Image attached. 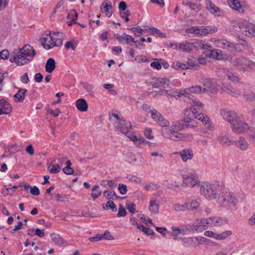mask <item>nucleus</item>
Returning a JSON list of instances; mask_svg holds the SVG:
<instances>
[{"label":"nucleus","mask_w":255,"mask_h":255,"mask_svg":"<svg viewBox=\"0 0 255 255\" xmlns=\"http://www.w3.org/2000/svg\"><path fill=\"white\" fill-rule=\"evenodd\" d=\"M210 218L197 219L195 224H193V230L196 232H201L206 229V227L210 226Z\"/></svg>","instance_id":"14"},{"label":"nucleus","mask_w":255,"mask_h":255,"mask_svg":"<svg viewBox=\"0 0 255 255\" xmlns=\"http://www.w3.org/2000/svg\"><path fill=\"white\" fill-rule=\"evenodd\" d=\"M118 190L121 194H126L127 192V186L125 184H119L118 186Z\"/></svg>","instance_id":"59"},{"label":"nucleus","mask_w":255,"mask_h":255,"mask_svg":"<svg viewBox=\"0 0 255 255\" xmlns=\"http://www.w3.org/2000/svg\"><path fill=\"white\" fill-rule=\"evenodd\" d=\"M188 203H189V209H196L199 206V203L197 200L190 199Z\"/></svg>","instance_id":"50"},{"label":"nucleus","mask_w":255,"mask_h":255,"mask_svg":"<svg viewBox=\"0 0 255 255\" xmlns=\"http://www.w3.org/2000/svg\"><path fill=\"white\" fill-rule=\"evenodd\" d=\"M231 127L233 131L235 133L245 132L249 129V126L243 120L241 116H239L231 125Z\"/></svg>","instance_id":"8"},{"label":"nucleus","mask_w":255,"mask_h":255,"mask_svg":"<svg viewBox=\"0 0 255 255\" xmlns=\"http://www.w3.org/2000/svg\"><path fill=\"white\" fill-rule=\"evenodd\" d=\"M210 226H220L227 223V220L219 217H210Z\"/></svg>","instance_id":"22"},{"label":"nucleus","mask_w":255,"mask_h":255,"mask_svg":"<svg viewBox=\"0 0 255 255\" xmlns=\"http://www.w3.org/2000/svg\"><path fill=\"white\" fill-rule=\"evenodd\" d=\"M151 133L152 130L149 128H146L144 131V135L149 139H152L153 138L154 136L151 134Z\"/></svg>","instance_id":"60"},{"label":"nucleus","mask_w":255,"mask_h":255,"mask_svg":"<svg viewBox=\"0 0 255 255\" xmlns=\"http://www.w3.org/2000/svg\"><path fill=\"white\" fill-rule=\"evenodd\" d=\"M241 20L242 24L239 25L241 31L238 32L245 36L255 37V25L247 20Z\"/></svg>","instance_id":"9"},{"label":"nucleus","mask_w":255,"mask_h":255,"mask_svg":"<svg viewBox=\"0 0 255 255\" xmlns=\"http://www.w3.org/2000/svg\"><path fill=\"white\" fill-rule=\"evenodd\" d=\"M84 89L88 92V93H93L94 92V86L88 83H84L83 84Z\"/></svg>","instance_id":"53"},{"label":"nucleus","mask_w":255,"mask_h":255,"mask_svg":"<svg viewBox=\"0 0 255 255\" xmlns=\"http://www.w3.org/2000/svg\"><path fill=\"white\" fill-rule=\"evenodd\" d=\"M131 31H132L135 36H139L142 34L143 31L145 30L142 29L140 26H137L136 27H132L130 28H128Z\"/></svg>","instance_id":"43"},{"label":"nucleus","mask_w":255,"mask_h":255,"mask_svg":"<svg viewBox=\"0 0 255 255\" xmlns=\"http://www.w3.org/2000/svg\"><path fill=\"white\" fill-rule=\"evenodd\" d=\"M99 188L100 187L98 185H95L93 186L91 196L93 200L98 198L101 195L102 191Z\"/></svg>","instance_id":"33"},{"label":"nucleus","mask_w":255,"mask_h":255,"mask_svg":"<svg viewBox=\"0 0 255 255\" xmlns=\"http://www.w3.org/2000/svg\"><path fill=\"white\" fill-rule=\"evenodd\" d=\"M130 45L132 46H134L136 48L138 49H142L145 47V44L139 42V40L135 41L133 43H130Z\"/></svg>","instance_id":"55"},{"label":"nucleus","mask_w":255,"mask_h":255,"mask_svg":"<svg viewBox=\"0 0 255 255\" xmlns=\"http://www.w3.org/2000/svg\"><path fill=\"white\" fill-rule=\"evenodd\" d=\"M149 210L152 213L156 214L158 212L159 205L155 200H151L149 203Z\"/></svg>","instance_id":"39"},{"label":"nucleus","mask_w":255,"mask_h":255,"mask_svg":"<svg viewBox=\"0 0 255 255\" xmlns=\"http://www.w3.org/2000/svg\"><path fill=\"white\" fill-rule=\"evenodd\" d=\"M234 67L241 71H249L255 68V62L247 58L239 57L233 60Z\"/></svg>","instance_id":"4"},{"label":"nucleus","mask_w":255,"mask_h":255,"mask_svg":"<svg viewBox=\"0 0 255 255\" xmlns=\"http://www.w3.org/2000/svg\"><path fill=\"white\" fill-rule=\"evenodd\" d=\"M220 114L223 118L230 123L231 125L239 116L234 111H228L226 109L221 110Z\"/></svg>","instance_id":"15"},{"label":"nucleus","mask_w":255,"mask_h":255,"mask_svg":"<svg viewBox=\"0 0 255 255\" xmlns=\"http://www.w3.org/2000/svg\"><path fill=\"white\" fill-rule=\"evenodd\" d=\"M36 55V52L29 44L24 45L17 51V65L21 66L29 63Z\"/></svg>","instance_id":"2"},{"label":"nucleus","mask_w":255,"mask_h":255,"mask_svg":"<svg viewBox=\"0 0 255 255\" xmlns=\"http://www.w3.org/2000/svg\"><path fill=\"white\" fill-rule=\"evenodd\" d=\"M155 122L159 125L160 126L162 127H165V128H162V132L163 133V130L164 129H167L166 127L169 126V123L168 121H167L162 116V115H159L158 119L155 120Z\"/></svg>","instance_id":"28"},{"label":"nucleus","mask_w":255,"mask_h":255,"mask_svg":"<svg viewBox=\"0 0 255 255\" xmlns=\"http://www.w3.org/2000/svg\"><path fill=\"white\" fill-rule=\"evenodd\" d=\"M155 60L156 61L151 62L150 63V66L157 70H160L161 69V64L159 62L158 59H155Z\"/></svg>","instance_id":"58"},{"label":"nucleus","mask_w":255,"mask_h":255,"mask_svg":"<svg viewBox=\"0 0 255 255\" xmlns=\"http://www.w3.org/2000/svg\"><path fill=\"white\" fill-rule=\"evenodd\" d=\"M30 193L34 196H38L40 194L39 190L36 186L30 188Z\"/></svg>","instance_id":"63"},{"label":"nucleus","mask_w":255,"mask_h":255,"mask_svg":"<svg viewBox=\"0 0 255 255\" xmlns=\"http://www.w3.org/2000/svg\"><path fill=\"white\" fill-rule=\"evenodd\" d=\"M218 28L215 26H192L186 29V32L190 33H194L197 36H205L210 33L217 32Z\"/></svg>","instance_id":"6"},{"label":"nucleus","mask_w":255,"mask_h":255,"mask_svg":"<svg viewBox=\"0 0 255 255\" xmlns=\"http://www.w3.org/2000/svg\"><path fill=\"white\" fill-rule=\"evenodd\" d=\"M218 45L223 48H226L230 46V43L225 40L222 39L218 41Z\"/></svg>","instance_id":"62"},{"label":"nucleus","mask_w":255,"mask_h":255,"mask_svg":"<svg viewBox=\"0 0 255 255\" xmlns=\"http://www.w3.org/2000/svg\"><path fill=\"white\" fill-rule=\"evenodd\" d=\"M206 8L210 13L215 15H220L221 10L211 0H207Z\"/></svg>","instance_id":"19"},{"label":"nucleus","mask_w":255,"mask_h":255,"mask_svg":"<svg viewBox=\"0 0 255 255\" xmlns=\"http://www.w3.org/2000/svg\"><path fill=\"white\" fill-rule=\"evenodd\" d=\"M218 202L221 205L230 210H236L238 199L234 194L230 191L222 192L219 194Z\"/></svg>","instance_id":"1"},{"label":"nucleus","mask_w":255,"mask_h":255,"mask_svg":"<svg viewBox=\"0 0 255 255\" xmlns=\"http://www.w3.org/2000/svg\"><path fill=\"white\" fill-rule=\"evenodd\" d=\"M105 3V5L104 6V8L105 9L106 14L107 17H110L113 13L112 11V3L110 1L108 0H105L104 2L102 3L103 5Z\"/></svg>","instance_id":"31"},{"label":"nucleus","mask_w":255,"mask_h":255,"mask_svg":"<svg viewBox=\"0 0 255 255\" xmlns=\"http://www.w3.org/2000/svg\"><path fill=\"white\" fill-rule=\"evenodd\" d=\"M183 246L185 247H191L193 245V240L192 238H184L182 240Z\"/></svg>","instance_id":"47"},{"label":"nucleus","mask_w":255,"mask_h":255,"mask_svg":"<svg viewBox=\"0 0 255 255\" xmlns=\"http://www.w3.org/2000/svg\"><path fill=\"white\" fill-rule=\"evenodd\" d=\"M12 108L10 104L4 99H0V115L9 114Z\"/></svg>","instance_id":"17"},{"label":"nucleus","mask_w":255,"mask_h":255,"mask_svg":"<svg viewBox=\"0 0 255 255\" xmlns=\"http://www.w3.org/2000/svg\"><path fill=\"white\" fill-rule=\"evenodd\" d=\"M50 167L51 166L48 167V170L52 174L57 173L61 170V167L58 164H53L52 167L51 168Z\"/></svg>","instance_id":"46"},{"label":"nucleus","mask_w":255,"mask_h":255,"mask_svg":"<svg viewBox=\"0 0 255 255\" xmlns=\"http://www.w3.org/2000/svg\"><path fill=\"white\" fill-rule=\"evenodd\" d=\"M150 113H151V116L152 118L155 121V120H157L159 116L161 115L160 113L158 112L156 110L153 108L152 110H150Z\"/></svg>","instance_id":"61"},{"label":"nucleus","mask_w":255,"mask_h":255,"mask_svg":"<svg viewBox=\"0 0 255 255\" xmlns=\"http://www.w3.org/2000/svg\"><path fill=\"white\" fill-rule=\"evenodd\" d=\"M185 116L183 121L186 128H193L197 127L198 122L195 120V113L192 108L185 111Z\"/></svg>","instance_id":"10"},{"label":"nucleus","mask_w":255,"mask_h":255,"mask_svg":"<svg viewBox=\"0 0 255 255\" xmlns=\"http://www.w3.org/2000/svg\"><path fill=\"white\" fill-rule=\"evenodd\" d=\"M77 108L81 112H86L88 108V105L86 101L84 99H79L76 103Z\"/></svg>","instance_id":"25"},{"label":"nucleus","mask_w":255,"mask_h":255,"mask_svg":"<svg viewBox=\"0 0 255 255\" xmlns=\"http://www.w3.org/2000/svg\"><path fill=\"white\" fill-rule=\"evenodd\" d=\"M186 90L190 91V93L197 94L201 93V91H203V89H202L200 86L195 85L187 88Z\"/></svg>","instance_id":"45"},{"label":"nucleus","mask_w":255,"mask_h":255,"mask_svg":"<svg viewBox=\"0 0 255 255\" xmlns=\"http://www.w3.org/2000/svg\"><path fill=\"white\" fill-rule=\"evenodd\" d=\"M183 182L190 187H194L199 183V180L197 174L195 172L188 173L187 175H182Z\"/></svg>","instance_id":"11"},{"label":"nucleus","mask_w":255,"mask_h":255,"mask_svg":"<svg viewBox=\"0 0 255 255\" xmlns=\"http://www.w3.org/2000/svg\"><path fill=\"white\" fill-rule=\"evenodd\" d=\"M27 90L25 89H19L18 92L13 96L14 100L15 102H22L25 98V96Z\"/></svg>","instance_id":"23"},{"label":"nucleus","mask_w":255,"mask_h":255,"mask_svg":"<svg viewBox=\"0 0 255 255\" xmlns=\"http://www.w3.org/2000/svg\"><path fill=\"white\" fill-rule=\"evenodd\" d=\"M55 64V61L53 58H50L48 59L45 67L46 71L48 73L52 72L56 67Z\"/></svg>","instance_id":"27"},{"label":"nucleus","mask_w":255,"mask_h":255,"mask_svg":"<svg viewBox=\"0 0 255 255\" xmlns=\"http://www.w3.org/2000/svg\"><path fill=\"white\" fill-rule=\"evenodd\" d=\"M67 18L71 19V21L69 24V25H71L73 24L76 23V20L78 18V13L75 10L72 9L70 10L68 13Z\"/></svg>","instance_id":"37"},{"label":"nucleus","mask_w":255,"mask_h":255,"mask_svg":"<svg viewBox=\"0 0 255 255\" xmlns=\"http://www.w3.org/2000/svg\"><path fill=\"white\" fill-rule=\"evenodd\" d=\"M217 139L222 144L227 146L230 145L232 142V141L227 136L226 134L223 133L219 135L217 137Z\"/></svg>","instance_id":"32"},{"label":"nucleus","mask_w":255,"mask_h":255,"mask_svg":"<svg viewBox=\"0 0 255 255\" xmlns=\"http://www.w3.org/2000/svg\"><path fill=\"white\" fill-rule=\"evenodd\" d=\"M229 4L233 9L239 10L241 8V4L239 0H229Z\"/></svg>","instance_id":"42"},{"label":"nucleus","mask_w":255,"mask_h":255,"mask_svg":"<svg viewBox=\"0 0 255 255\" xmlns=\"http://www.w3.org/2000/svg\"><path fill=\"white\" fill-rule=\"evenodd\" d=\"M192 44V49H195L196 50H199L200 48L201 49H208L210 48V45L205 43L202 40L196 41L194 42L191 43Z\"/></svg>","instance_id":"26"},{"label":"nucleus","mask_w":255,"mask_h":255,"mask_svg":"<svg viewBox=\"0 0 255 255\" xmlns=\"http://www.w3.org/2000/svg\"><path fill=\"white\" fill-rule=\"evenodd\" d=\"M181 156L183 161L186 162L188 160H190L193 157V151L190 148H186L178 152Z\"/></svg>","instance_id":"20"},{"label":"nucleus","mask_w":255,"mask_h":255,"mask_svg":"<svg viewBox=\"0 0 255 255\" xmlns=\"http://www.w3.org/2000/svg\"><path fill=\"white\" fill-rule=\"evenodd\" d=\"M114 193L115 192L113 190H106L103 192V195L107 199L113 200L114 197Z\"/></svg>","instance_id":"48"},{"label":"nucleus","mask_w":255,"mask_h":255,"mask_svg":"<svg viewBox=\"0 0 255 255\" xmlns=\"http://www.w3.org/2000/svg\"><path fill=\"white\" fill-rule=\"evenodd\" d=\"M101 186L105 188L110 187L111 189L116 187L117 183L114 180H102L100 183Z\"/></svg>","instance_id":"29"},{"label":"nucleus","mask_w":255,"mask_h":255,"mask_svg":"<svg viewBox=\"0 0 255 255\" xmlns=\"http://www.w3.org/2000/svg\"><path fill=\"white\" fill-rule=\"evenodd\" d=\"M183 5L188 6L191 10L197 12H198L200 9L199 5L195 4L188 0H184L182 2Z\"/></svg>","instance_id":"30"},{"label":"nucleus","mask_w":255,"mask_h":255,"mask_svg":"<svg viewBox=\"0 0 255 255\" xmlns=\"http://www.w3.org/2000/svg\"><path fill=\"white\" fill-rule=\"evenodd\" d=\"M50 237L52 242L57 246H61L66 243L65 240L58 234L52 233Z\"/></svg>","instance_id":"24"},{"label":"nucleus","mask_w":255,"mask_h":255,"mask_svg":"<svg viewBox=\"0 0 255 255\" xmlns=\"http://www.w3.org/2000/svg\"><path fill=\"white\" fill-rule=\"evenodd\" d=\"M151 85L154 88L165 89L170 88L171 82L167 78H155L152 79Z\"/></svg>","instance_id":"13"},{"label":"nucleus","mask_w":255,"mask_h":255,"mask_svg":"<svg viewBox=\"0 0 255 255\" xmlns=\"http://www.w3.org/2000/svg\"><path fill=\"white\" fill-rule=\"evenodd\" d=\"M127 178L129 181L135 182L136 183H140L141 182V179L140 178L132 175H128Z\"/></svg>","instance_id":"54"},{"label":"nucleus","mask_w":255,"mask_h":255,"mask_svg":"<svg viewBox=\"0 0 255 255\" xmlns=\"http://www.w3.org/2000/svg\"><path fill=\"white\" fill-rule=\"evenodd\" d=\"M237 146L241 150H245L248 147L247 141L243 137H241L236 142Z\"/></svg>","instance_id":"36"},{"label":"nucleus","mask_w":255,"mask_h":255,"mask_svg":"<svg viewBox=\"0 0 255 255\" xmlns=\"http://www.w3.org/2000/svg\"><path fill=\"white\" fill-rule=\"evenodd\" d=\"M229 80H231L235 83L239 82L240 79L238 76L235 75L233 73L228 71L226 74Z\"/></svg>","instance_id":"44"},{"label":"nucleus","mask_w":255,"mask_h":255,"mask_svg":"<svg viewBox=\"0 0 255 255\" xmlns=\"http://www.w3.org/2000/svg\"><path fill=\"white\" fill-rule=\"evenodd\" d=\"M206 51L204 52L205 55L208 56L210 58H213L216 59H220L221 58L222 55L219 54L217 50L213 48L210 45V48L208 49H206Z\"/></svg>","instance_id":"21"},{"label":"nucleus","mask_w":255,"mask_h":255,"mask_svg":"<svg viewBox=\"0 0 255 255\" xmlns=\"http://www.w3.org/2000/svg\"><path fill=\"white\" fill-rule=\"evenodd\" d=\"M9 53L6 49H4L0 51V60L1 59L5 60L8 58Z\"/></svg>","instance_id":"57"},{"label":"nucleus","mask_w":255,"mask_h":255,"mask_svg":"<svg viewBox=\"0 0 255 255\" xmlns=\"http://www.w3.org/2000/svg\"><path fill=\"white\" fill-rule=\"evenodd\" d=\"M172 230L173 231H177L178 233L181 234L182 235L185 234H189L191 232L194 233L196 232V231H194L193 229V225H187L184 228H183L182 229H180L179 227L172 226Z\"/></svg>","instance_id":"18"},{"label":"nucleus","mask_w":255,"mask_h":255,"mask_svg":"<svg viewBox=\"0 0 255 255\" xmlns=\"http://www.w3.org/2000/svg\"><path fill=\"white\" fill-rule=\"evenodd\" d=\"M124 35H127L126 33H123L122 35H120L118 33L114 34V37L117 39L120 43L124 44V42L126 41V37L124 36Z\"/></svg>","instance_id":"49"},{"label":"nucleus","mask_w":255,"mask_h":255,"mask_svg":"<svg viewBox=\"0 0 255 255\" xmlns=\"http://www.w3.org/2000/svg\"><path fill=\"white\" fill-rule=\"evenodd\" d=\"M159 187V186L154 183H150L144 186V188L147 190L153 191L156 190Z\"/></svg>","instance_id":"51"},{"label":"nucleus","mask_w":255,"mask_h":255,"mask_svg":"<svg viewBox=\"0 0 255 255\" xmlns=\"http://www.w3.org/2000/svg\"><path fill=\"white\" fill-rule=\"evenodd\" d=\"M219 190L220 186L217 183H204L200 188L201 193L209 200L215 199Z\"/></svg>","instance_id":"3"},{"label":"nucleus","mask_w":255,"mask_h":255,"mask_svg":"<svg viewBox=\"0 0 255 255\" xmlns=\"http://www.w3.org/2000/svg\"><path fill=\"white\" fill-rule=\"evenodd\" d=\"M42 45L43 47L47 50L50 49L55 46L59 47L62 45L63 38H54L52 36V32H49L46 34L45 37L42 38L40 39Z\"/></svg>","instance_id":"5"},{"label":"nucleus","mask_w":255,"mask_h":255,"mask_svg":"<svg viewBox=\"0 0 255 255\" xmlns=\"http://www.w3.org/2000/svg\"><path fill=\"white\" fill-rule=\"evenodd\" d=\"M136 222V227L139 230L142 231L147 235H153L154 234V232L153 230L146 227L144 226L143 225L139 224L137 223V222Z\"/></svg>","instance_id":"34"},{"label":"nucleus","mask_w":255,"mask_h":255,"mask_svg":"<svg viewBox=\"0 0 255 255\" xmlns=\"http://www.w3.org/2000/svg\"><path fill=\"white\" fill-rule=\"evenodd\" d=\"M127 215V211L126 209L123 207L122 204H120L118 213L117 214L118 217H125Z\"/></svg>","instance_id":"56"},{"label":"nucleus","mask_w":255,"mask_h":255,"mask_svg":"<svg viewBox=\"0 0 255 255\" xmlns=\"http://www.w3.org/2000/svg\"><path fill=\"white\" fill-rule=\"evenodd\" d=\"M222 91L223 92L231 95L233 97H237L240 95L238 91L231 87H228L226 86L224 87L222 89Z\"/></svg>","instance_id":"35"},{"label":"nucleus","mask_w":255,"mask_h":255,"mask_svg":"<svg viewBox=\"0 0 255 255\" xmlns=\"http://www.w3.org/2000/svg\"><path fill=\"white\" fill-rule=\"evenodd\" d=\"M102 236L103 237V239L106 240H112L114 239V237L111 235L110 232L107 230L102 235Z\"/></svg>","instance_id":"64"},{"label":"nucleus","mask_w":255,"mask_h":255,"mask_svg":"<svg viewBox=\"0 0 255 255\" xmlns=\"http://www.w3.org/2000/svg\"><path fill=\"white\" fill-rule=\"evenodd\" d=\"M242 24V20H235L231 21V26L233 29L237 32H240L241 30L239 29L240 26Z\"/></svg>","instance_id":"41"},{"label":"nucleus","mask_w":255,"mask_h":255,"mask_svg":"<svg viewBox=\"0 0 255 255\" xmlns=\"http://www.w3.org/2000/svg\"><path fill=\"white\" fill-rule=\"evenodd\" d=\"M202 83L206 87L203 88V92H205L209 91L212 93H216L218 89L215 85V82L214 79L208 77H204L202 78Z\"/></svg>","instance_id":"12"},{"label":"nucleus","mask_w":255,"mask_h":255,"mask_svg":"<svg viewBox=\"0 0 255 255\" xmlns=\"http://www.w3.org/2000/svg\"><path fill=\"white\" fill-rule=\"evenodd\" d=\"M192 110L195 113V119L201 121L206 128L211 129L212 127L208 117L202 113H199L197 109L195 108H192Z\"/></svg>","instance_id":"16"},{"label":"nucleus","mask_w":255,"mask_h":255,"mask_svg":"<svg viewBox=\"0 0 255 255\" xmlns=\"http://www.w3.org/2000/svg\"><path fill=\"white\" fill-rule=\"evenodd\" d=\"M103 208L104 210L111 209L113 212L117 211V208L114 202L111 200L108 201L105 204H103Z\"/></svg>","instance_id":"38"},{"label":"nucleus","mask_w":255,"mask_h":255,"mask_svg":"<svg viewBox=\"0 0 255 255\" xmlns=\"http://www.w3.org/2000/svg\"><path fill=\"white\" fill-rule=\"evenodd\" d=\"M179 47L183 51L190 52V51L192 50V44L187 42H186L185 43H180Z\"/></svg>","instance_id":"40"},{"label":"nucleus","mask_w":255,"mask_h":255,"mask_svg":"<svg viewBox=\"0 0 255 255\" xmlns=\"http://www.w3.org/2000/svg\"><path fill=\"white\" fill-rule=\"evenodd\" d=\"M122 124H125L126 127L123 128L119 126H118V130L122 133H125V135L129 138L130 139L134 142V144L137 146V143H138V142L139 141V138H138L136 135L132 134V132L129 130V129H131L132 128L131 123L129 122L122 121L120 123V125Z\"/></svg>","instance_id":"7"},{"label":"nucleus","mask_w":255,"mask_h":255,"mask_svg":"<svg viewBox=\"0 0 255 255\" xmlns=\"http://www.w3.org/2000/svg\"><path fill=\"white\" fill-rule=\"evenodd\" d=\"M163 135L166 137H169L170 139L173 140H177L179 138H180V134L175 131L170 132V134H169V137L166 135Z\"/></svg>","instance_id":"52"}]
</instances>
